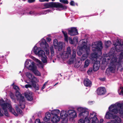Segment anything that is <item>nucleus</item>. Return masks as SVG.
<instances>
[{
  "label": "nucleus",
  "instance_id": "nucleus-1",
  "mask_svg": "<svg viewBox=\"0 0 123 123\" xmlns=\"http://www.w3.org/2000/svg\"><path fill=\"white\" fill-rule=\"evenodd\" d=\"M92 50L94 52L91 54V56L93 58L96 60L98 58V54L99 55H101L102 54L101 50L103 47L102 42L100 41L96 42L92 45Z\"/></svg>",
  "mask_w": 123,
  "mask_h": 123
},
{
  "label": "nucleus",
  "instance_id": "nucleus-2",
  "mask_svg": "<svg viewBox=\"0 0 123 123\" xmlns=\"http://www.w3.org/2000/svg\"><path fill=\"white\" fill-rule=\"evenodd\" d=\"M44 6L45 7V8H49L51 7L57 8L56 10L61 11V10L66 9L67 6L65 5H63L59 2H51L45 4Z\"/></svg>",
  "mask_w": 123,
  "mask_h": 123
},
{
  "label": "nucleus",
  "instance_id": "nucleus-3",
  "mask_svg": "<svg viewBox=\"0 0 123 123\" xmlns=\"http://www.w3.org/2000/svg\"><path fill=\"white\" fill-rule=\"evenodd\" d=\"M90 114V117H87L85 118V120L82 119H80L78 123H98V120L95 117L96 113L93 112Z\"/></svg>",
  "mask_w": 123,
  "mask_h": 123
},
{
  "label": "nucleus",
  "instance_id": "nucleus-4",
  "mask_svg": "<svg viewBox=\"0 0 123 123\" xmlns=\"http://www.w3.org/2000/svg\"><path fill=\"white\" fill-rule=\"evenodd\" d=\"M117 57L113 56L110 61V66L106 70V73L109 71L112 73L114 72L116 69V66L120 64V62H117Z\"/></svg>",
  "mask_w": 123,
  "mask_h": 123
},
{
  "label": "nucleus",
  "instance_id": "nucleus-5",
  "mask_svg": "<svg viewBox=\"0 0 123 123\" xmlns=\"http://www.w3.org/2000/svg\"><path fill=\"white\" fill-rule=\"evenodd\" d=\"M112 108L110 109L111 112L114 113H119L123 114V104L116 103L114 105H112Z\"/></svg>",
  "mask_w": 123,
  "mask_h": 123
},
{
  "label": "nucleus",
  "instance_id": "nucleus-6",
  "mask_svg": "<svg viewBox=\"0 0 123 123\" xmlns=\"http://www.w3.org/2000/svg\"><path fill=\"white\" fill-rule=\"evenodd\" d=\"M0 105L4 111V114L5 116H8L9 114L7 111V107H10L11 104L8 103H6L5 101L3 99L0 100Z\"/></svg>",
  "mask_w": 123,
  "mask_h": 123
},
{
  "label": "nucleus",
  "instance_id": "nucleus-7",
  "mask_svg": "<svg viewBox=\"0 0 123 123\" xmlns=\"http://www.w3.org/2000/svg\"><path fill=\"white\" fill-rule=\"evenodd\" d=\"M16 96L17 98V99L19 100L20 104V108L22 109L24 108H25V105L24 103L25 99L24 97L22 96L18 92H16Z\"/></svg>",
  "mask_w": 123,
  "mask_h": 123
},
{
  "label": "nucleus",
  "instance_id": "nucleus-8",
  "mask_svg": "<svg viewBox=\"0 0 123 123\" xmlns=\"http://www.w3.org/2000/svg\"><path fill=\"white\" fill-rule=\"evenodd\" d=\"M27 79L31 82L32 86L36 90L39 89V86L36 84V83L38 81V80L36 77H28Z\"/></svg>",
  "mask_w": 123,
  "mask_h": 123
},
{
  "label": "nucleus",
  "instance_id": "nucleus-9",
  "mask_svg": "<svg viewBox=\"0 0 123 123\" xmlns=\"http://www.w3.org/2000/svg\"><path fill=\"white\" fill-rule=\"evenodd\" d=\"M31 65H29L28 69L31 70L33 72L34 74L36 75L40 76V74L39 72L37 70V67L35 65L34 62H31Z\"/></svg>",
  "mask_w": 123,
  "mask_h": 123
},
{
  "label": "nucleus",
  "instance_id": "nucleus-10",
  "mask_svg": "<svg viewBox=\"0 0 123 123\" xmlns=\"http://www.w3.org/2000/svg\"><path fill=\"white\" fill-rule=\"evenodd\" d=\"M78 110L80 112L79 114L80 117L81 118L83 117H88V112L86 111L85 109L81 108H78Z\"/></svg>",
  "mask_w": 123,
  "mask_h": 123
},
{
  "label": "nucleus",
  "instance_id": "nucleus-11",
  "mask_svg": "<svg viewBox=\"0 0 123 123\" xmlns=\"http://www.w3.org/2000/svg\"><path fill=\"white\" fill-rule=\"evenodd\" d=\"M67 114H68V116L70 117V119L72 120L77 117L76 112L74 110H68L67 111Z\"/></svg>",
  "mask_w": 123,
  "mask_h": 123
},
{
  "label": "nucleus",
  "instance_id": "nucleus-12",
  "mask_svg": "<svg viewBox=\"0 0 123 123\" xmlns=\"http://www.w3.org/2000/svg\"><path fill=\"white\" fill-rule=\"evenodd\" d=\"M112 105L109 107V112H108L106 113L105 115V117L107 119H112L113 118L115 115H114L113 114H116L117 113H115L114 112H111L110 110V109L112 108L111 106L112 105Z\"/></svg>",
  "mask_w": 123,
  "mask_h": 123
},
{
  "label": "nucleus",
  "instance_id": "nucleus-13",
  "mask_svg": "<svg viewBox=\"0 0 123 123\" xmlns=\"http://www.w3.org/2000/svg\"><path fill=\"white\" fill-rule=\"evenodd\" d=\"M69 35L71 36H74L78 34L77 29L76 27H72L68 31Z\"/></svg>",
  "mask_w": 123,
  "mask_h": 123
},
{
  "label": "nucleus",
  "instance_id": "nucleus-14",
  "mask_svg": "<svg viewBox=\"0 0 123 123\" xmlns=\"http://www.w3.org/2000/svg\"><path fill=\"white\" fill-rule=\"evenodd\" d=\"M68 116L67 114V111L64 110L62 111L60 113V116L62 119L63 120V121L64 122H67L68 120L67 117Z\"/></svg>",
  "mask_w": 123,
  "mask_h": 123
},
{
  "label": "nucleus",
  "instance_id": "nucleus-15",
  "mask_svg": "<svg viewBox=\"0 0 123 123\" xmlns=\"http://www.w3.org/2000/svg\"><path fill=\"white\" fill-rule=\"evenodd\" d=\"M106 92L105 88L103 87H99L97 90V93L99 95H102L104 94Z\"/></svg>",
  "mask_w": 123,
  "mask_h": 123
},
{
  "label": "nucleus",
  "instance_id": "nucleus-16",
  "mask_svg": "<svg viewBox=\"0 0 123 123\" xmlns=\"http://www.w3.org/2000/svg\"><path fill=\"white\" fill-rule=\"evenodd\" d=\"M100 65V62L99 61H96L94 63L93 68L94 71H97L99 68Z\"/></svg>",
  "mask_w": 123,
  "mask_h": 123
},
{
  "label": "nucleus",
  "instance_id": "nucleus-17",
  "mask_svg": "<svg viewBox=\"0 0 123 123\" xmlns=\"http://www.w3.org/2000/svg\"><path fill=\"white\" fill-rule=\"evenodd\" d=\"M32 93L29 91L25 93V95L27 99L29 101H31L33 99Z\"/></svg>",
  "mask_w": 123,
  "mask_h": 123
},
{
  "label": "nucleus",
  "instance_id": "nucleus-18",
  "mask_svg": "<svg viewBox=\"0 0 123 123\" xmlns=\"http://www.w3.org/2000/svg\"><path fill=\"white\" fill-rule=\"evenodd\" d=\"M76 54L75 50L74 49H73L72 56L70 59V62L72 63H73L74 60H76Z\"/></svg>",
  "mask_w": 123,
  "mask_h": 123
},
{
  "label": "nucleus",
  "instance_id": "nucleus-19",
  "mask_svg": "<svg viewBox=\"0 0 123 123\" xmlns=\"http://www.w3.org/2000/svg\"><path fill=\"white\" fill-rule=\"evenodd\" d=\"M71 50L70 47H68L67 51L63 53L64 55L65 56V58H68L69 55H71Z\"/></svg>",
  "mask_w": 123,
  "mask_h": 123
},
{
  "label": "nucleus",
  "instance_id": "nucleus-20",
  "mask_svg": "<svg viewBox=\"0 0 123 123\" xmlns=\"http://www.w3.org/2000/svg\"><path fill=\"white\" fill-rule=\"evenodd\" d=\"M60 117L57 115H55L51 119V121L53 123H57L60 120Z\"/></svg>",
  "mask_w": 123,
  "mask_h": 123
},
{
  "label": "nucleus",
  "instance_id": "nucleus-21",
  "mask_svg": "<svg viewBox=\"0 0 123 123\" xmlns=\"http://www.w3.org/2000/svg\"><path fill=\"white\" fill-rule=\"evenodd\" d=\"M112 121L113 123H120L121 122V120L120 118L115 115L114 116Z\"/></svg>",
  "mask_w": 123,
  "mask_h": 123
},
{
  "label": "nucleus",
  "instance_id": "nucleus-22",
  "mask_svg": "<svg viewBox=\"0 0 123 123\" xmlns=\"http://www.w3.org/2000/svg\"><path fill=\"white\" fill-rule=\"evenodd\" d=\"M51 117V115L48 112L46 113L45 117L44 118V121L46 122L50 120Z\"/></svg>",
  "mask_w": 123,
  "mask_h": 123
},
{
  "label": "nucleus",
  "instance_id": "nucleus-23",
  "mask_svg": "<svg viewBox=\"0 0 123 123\" xmlns=\"http://www.w3.org/2000/svg\"><path fill=\"white\" fill-rule=\"evenodd\" d=\"M63 45L62 43L61 42L58 43V45H57V48H55L56 49H57L59 51H60L62 49Z\"/></svg>",
  "mask_w": 123,
  "mask_h": 123
},
{
  "label": "nucleus",
  "instance_id": "nucleus-24",
  "mask_svg": "<svg viewBox=\"0 0 123 123\" xmlns=\"http://www.w3.org/2000/svg\"><path fill=\"white\" fill-rule=\"evenodd\" d=\"M84 83L85 86H91V82L88 79L86 78L84 80Z\"/></svg>",
  "mask_w": 123,
  "mask_h": 123
},
{
  "label": "nucleus",
  "instance_id": "nucleus-25",
  "mask_svg": "<svg viewBox=\"0 0 123 123\" xmlns=\"http://www.w3.org/2000/svg\"><path fill=\"white\" fill-rule=\"evenodd\" d=\"M7 109H9V111L11 112L12 114H13L15 116H17V114L16 113L15 111L14 110L12 107L11 105L10 107H8Z\"/></svg>",
  "mask_w": 123,
  "mask_h": 123
},
{
  "label": "nucleus",
  "instance_id": "nucleus-26",
  "mask_svg": "<svg viewBox=\"0 0 123 123\" xmlns=\"http://www.w3.org/2000/svg\"><path fill=\"white\" fill-rule=\"evenodd\" d=\"M37 55L39 57H43L45 56V52L43 50H41L40 49L39 50L38 52Z\"/></svg>",
  "mask_w": 123,
  "mask_h": 123
},
{
  "label": "nucleus",
  "instance_id": "nucleus-27",
  "mask_svg": "<svg viewBox=\"0 0 123 123\" xmlns=\"http://www.w3.org/2000/svg\"><path fill=\"white\" fill-rule=\"evenodd\" d=\"M116 50L117 52H119L122 51L123 49V47L122 45H117L115 46Z\"/></svg>",
  "mask_w": 123,
  "mask_h": 123
},
{
  "label": "nucleus",
  "instance_id": "nucleus-28",
  "mask_svg": "<svg viewBox=\"0 0 123 123\" xmlns=\"http://www.w3.org/2000/svg\"><path fill=\"white\" fill-rule=\"evenodd\" d=\"M42 45H44V48H46V47L48 45L45 39H43L41 43V45L42 46Z\"/></svg>",
  "mask_w": 123,
  "mask_h": 123
},
{
  "label": "nucleus",
  "instance_id": "nucleus-29",
  "mask_svg": "<svg viewBox=\"0 0 123 123\" xmlns=\"http://www.w3.org/2000/svg\"><path fill=\"white\" fill-rule=\"evenodd\" d=\"M89 54L87 53L86 54H85L83 55L81 58L80 59V60L81 61H84L85 60L86 58H87L88 55Z\"/></svg>",
  "mask_w": 123,
  "mask_h": 123
},
{
  "label": "nucleus",
  "instance_id": "nucleus-30",
  "mask_svg": "<svg viewBox=\"0 0 123 123\" xmlns=\"http://www.w3.org/2000/svg\"><path fill=\"white\" fill-rule=\"evenodd\" d=\"M50 49L51 53V56H50L49 58L50 59H51L52 58V57L54 55L55 52L54 48L53 47H50Z\"/></svg>",
  "mask_w": 123,
  "mask_h": 123
},
{
  "label": "nucleus",
  "instance_id": "nucleus-31",
  "mask_svg": "<svg viewBox=\"0 0 123 123\" xmlns=\"http://www.w3.org/2000/svg\"><path fill=\"white\" fill-rule=\"evenodd\" d=\"M62 32L65 37V40L66 41L68 42V36L67 33L66 32L64 31H62Z\"/></svg>",
  "mask_w": 123,
  "mask_h": 123
},
{
  "label": "nucleus",
  "instance_id": "nucleus-32",
  "mask_svg": "<svg viewBox=\"0 0 123 123\" xmlns=\"http://www.w3.org/2000/svg\"><path fill=\"white\" fill-rule=\"evenodd\" d=\"M84 52V50L82 49L80 47L78 50L77 52V55L79 56L81 55Z\"/></svg>",
  "mask_w": 123,
  "mask_h": 123
},
{
  "label": "nucleus",
  "instance_id": "nucleus-33",
  "mask_svg": "<svg viewBox=\"0 0 123 123\" xmlns=\"http://www.w3.org/2000/svg\"><path fill=\"white\" fill-rule=\"evenodd\" d=\"M111 44V42L110 41H108L106 42L105 43V48H108L110 46Z\"/></svg>",
  "mask_w": 123,
  "mask_h": 123
},
{
  "label": "nucleus",
  "instance_id": "nucleus-34",
  "mask_svg": "<svg viewBox=\"0 0 123 123\" xmlns=\"http://www.w3.org/2000/svg\"><path fill=\"white\" fill-rule=\"evenodd\" d=\"M40 49V48H38L37 46H35L34 48L33 52L35 54L37 55L38 52Z\"/></svg>",
  "mask_w": 123,
  "mask_h": 123
},
{
  "label": "nucleus",
  "instance_id": "nucleus-35",
  "mask_svg": "<svg viewBox=\"0 0 123 123\" xmlns=\"http://www.w3.org/2000/svg\"><path fill=\"white\" fill-rule=\"evenodd\" d=\"M90 61L89 60L87 59L85 62L84 67H87L89 65L90 63Z\"/></svg>",
  "mask_w": 123,
  "mask_h": 123
},
{
  "label": "nucleus",
  "instance_id": "nucleus-36",
  "mask_svg": "<svg viewBox=\"0 0 123 123\" xmlns=\"http://www.w3.org/2000/svg\"><path fill=\"white\" fill-rule=\"evenodd\" d=\"M60 112V111L58 110H55L51 111V113L54 115H57Z\"/></svg>",
  "mask_w": 123,
  "mask_h": 123
},
{
  "label": "nucleus",
  "instance_id": "nucleus-37",
  "mask_svg": "<svg viewBox=\"0 0 123 123\" xmlns=\"http://www.w3.org/2000/svg\"><path fill=\"white\" fill-rule=\"evenodd\" d=\"M32 62L31 61H26L25 63V67H27V68H28V67H29V66H28V65L29 64H30L29 65H31V62Z\"/></svg>",
  "mask_w": 123,
  "mask_h": 123
},
{
  "label": "nucleus",
  "instance_id": "nucleus-38",
  "mask_svg": "<svg viewBox=\"0 0 123 123\" xmlns=\"http://www.w3.org/2000/svg\"><path fill=\"white\" fill-rule=\"evenodd\" d=\"M93 71V69L92 68H90L87 72V74L89 75L91 74L92 73Z\"/></svg>",
  "mask_w": 123,
  "mask_h": 123
},
{
  "label": "nucleus",
  "instance_id": "nucleus-39",
  "mask_svg": "<svg viewBox=\"0 0 123 123\" xmlns=\"http://www.w3.org/2000/svg\"><path fill=\"white\" fill-rule=\"evenodd\" d=\"M114 45L115 46H116V45H122L123 46V43H122L121 41H119L118 40H117V41H116V43L114 44Z\"/></svg>",
  "mask_w": 123,
  "mask_h": 123
},
{
  "label": "nucleus",
  "instance_id": "nucleus-40",
  "mask_svg": "<svg viewBox=\"0 0 123 123\" xmlns=\"http://www.w3.org/2000/svg\"><path fill=\"white\" fill-rule=\"evenodd\" d=\"M53 44L55 48H57V45H58V41L57 39H55L53 40Z\"/></svg>",
  "mask_w": 123,
  "mask_h": 123
},
{
  "label": "nucleus",
  "instance_id": "nucleus-41",
  "mask_svg": "<svg viewBox=\"0 0 123 123\" xmlns=\"http://www.w3.org/2000/svg\"><path fill=\"white\" fill-rule=\"evenodd\" d=\"M41 57L42 61L43 63H45L47 62V57L45 55V56Z\"/></svg>",
  "mask_w": 123,
  "mask_h": 123
},
{
  "label": "nucleus",
  "instance_id": "nucleus-42",
  "mask_svg": "<svg viewBox=\"0 0 123 123\" xmlns=\"http://www.w3.org/2000/svg\"><path fill=\"white\" fill-rule=\"evenodd\" d=\"M15 108L18 113L19 114H21L22 112V111L16 105L15 106Z\"/></svg>",
  "mask_w": 123,
  "mask_h": 123
},
{
  "label": "nucleus",
  "instance_id": "nucleus-43",
  "mask_svg": "<svg viewBox=\"0 0 123 123\" xmlns=\"http://www.w3.org/2000/svg\"><path fill=\"white\" fill-rule=\"evenodd\" d=\"M87 68L86 67H84V66H81L80 68V69L81 71H85L86 70Z\"/></svg>",
  "mask_w": 123,
  "mask_h": 123
},
{
  "label": "nucleus",
  "instance_id": "nucleus-44",
  "mask_svg": "<svg viewBox=\"0 0 123 123\" xmlns=\"http://www.w3.org/2000/svg\"><path fill=\"white\" fill-rule=\"evenodd\" d=\"M12 86H13V88L14 89L18 91L19 90L18 87L14 84V83L12 85Z\"/></svg>",
  "mask_w": 123,
  "mask_h": 123
},
{
  "label": "nucleus",
  "instance_id": "nucleus-45",
  "mask_svg": "<svg viewBox=\"0 0 123 123\" xmlns=\"http://www.w3.org/2000/svg\"><path fill=\"white\" fill-rule=\"evenodd\" d=\"M59 1L60 2L64 4H68V2L67 0H60Z\"/></svg>",
  "mask_w": 123,
  "mask_h": 123
},
{
  "label": "nucleus",
  "instance_id": "nucleus-46",
  "mask_svg": "<svg viewBox=\"0 0 123 123\" xmlns=\"http://www.w3.org/2000/svg\"><path fill=\"white\" fill-rule=\"evenodd\" d=\"M25 75L27 77H34L33 76L31 73H30L27 72L25 73Z\"/></svg>",
  "mask_w": 123,
  "mask_h": 123
},
{
  "label": "nucleus",
  "instance_id": "nucleus-47",
  "mask_svg": "<svg viewBox=\"0 0 123 123\" xmlns=\"http://www.w3.org/2000/svg\"><path fill=\"white\" fill-rule=\"evenodd\" d=\"M10 97L11 98L14 102L15 101V98L13 93H11L10 94Z\"/></svg>",
  "mask_w": 123,
  "mask_h": 123
},
{
  "label": "nucleus",
  "instance_id": "nucleus-48",
  "mask_svg": "<svg viewBox=\"0 0 123 123\" xmlns=\"http://www.w3.org/2000/svg\"><path fill=\"white\" fill-rule=\"evenodd\" d=\"M80 47L81 48V49L83 50L84 49V50H86V49L87 48V46L86 45H83L82 47Z\"/></svg>",
  "mask_w": 123,
  "mask_h": 123
},
{
  "label": "nucleus",
  "instance_id": "nucleus-49",
  "mask_svg": "<svg viewBox=\"0 0 123 123\" xmlns=\"http://www.w3.org/2000/svg\"><path fill=\"white\" fill-rule=\"evenodd\" d=\"M80 66V64H77V61H76V62L74 65V67L78 68Z\"/></svg>",
  "mask_w": 123,
  "mask_h": 123
},
{
  "label": "nucleus",
  "instance_id": "nucleus-50",
  "mask_svg": "<svg viewBox=\"0 0 123 123\" xmlns=\"http://www.w3.org/2000/svg\"><path fill=\"white\" fill-rule=\"evenodd\" d=\"M68 40L70 43L72 44H73V41L71 38H69Z\"/></svg>",
  "mask_w": 123,
  "mask_h": 123
},
{
  "label": "nucleus",
  "instance_id": "nucleus-51",
  "mask_svg": "<svg viewBox=\"0 0 123 123\" xmlns=\"http://www.w3.org/2000/svg\"><path fill=\"white\" fill-rule=\"evenodd\" d=\"M70 4L71 6H75L74 2L73 1H71L70 3Z\"/></svg>",
  "mask_w": 123,
  "mask_h": 123
},
{
  "label": "nucleus",
  "instance_id": "nucleus-52",
  "mask_svg": "<svg viewBox=\"0 0 123 123\" xmlns=\"http://www.w3.org/2000/svg\"><path fill=\"white\" fill-rule=\"evenodd\" d=\"M35 61L37 62L38 63L40 64H42L41 62L37 59H36L35 60Z\"/></svg>",
  "mask_w": 123,
  "mask_h": 123
},
{
  "label": "nucleus",
  "instance_id": "nucleus-53",
  "mask_svg": "<svg viewBox=\"0 0 123 123\" xmlns=\"http://www.w3.org/2000/svg\"><path fill=\"white\" fill-rule=\"evenodd\" d=\"M99 79L101 81H104L105 80V77H100Z\"/></svg>",
  "mask_w": 123,
  "mask_h": 123
},
{
  "label": "nucleus",
  "instance_id": "nucleus-54",
  "mask_svg": "<svg viewBox=\"0 0 123 123\" xmlns=\"http://www.w3.org/2000/svg\"><path fill=\"white\" fill-rule=\"evenodd\" d=\"M106 62V59L105 58H104L102 60V63L103 64H105V62Z\"/></svg>",
  "mask_w": 123,
  "mask_h": 123
},
{
  "label": "nucleus",
  "instance_id": "nucleus-55",
  "mask_svg": "<svg viewBox=\"0 0 123 123\" xmlns=\"http://www.w3.org/2000/svg\"><path fill=\"white\" fill-rule=\"evenodd\" d=\"M35 123H41L40 121V120L39 119H36Z\"/></svg>",
  "mask_w": 123,
  "mask_h": 123
},
{
  "label": "nucleus",
  "instance_id": "nucleus-56",
  "mask_svg": "<svg viewBox=\"0 0 123 123\" xmlns=\"http://www.w3.org/2000/svg\"><path fill=\"white\" fill-rule=\"evenodd\" d=\"M25 87L26 88H27L28 87H31V85L29 84L26 85H25Z\"/></svg>",
  "mask_w": 123,
  "mask_h": 123
},
{
  "label": "nucleus",
  "instance_id": "nucleus-57",
  "mask_svg": "<svg viewBox=\"0 0 123 123\" xmlns=\"http://www.w3.org/2000/svg\"><path fill=\"white\" fill-rule=\"evenodd\" d=\"M47 83H48V81L46 82H45L44 83V84H43V87H42V89H44L45 88V86L47 84Z\"/></svg>",
  "mask_w": 123,
  "mask_h": 123
},
{
  "label": "nucleus",
  "instance_id": "nucleus-58",
  "mask_svg": "<svg viewBox=\"0 0 123 123\" xmlns=\"http://www.w3.org/2000/svg\"><path fill=\"white\" fill-rule=\"evenodd\" d=\"M29 3H31L34 2H35V0H28Z\"/></svg>",
  "mask_w": 123,
  "mask_h": 123
},
{
  "label": "nucleus",
  "instance_id": "nucleus-59",
  "mask_svg": "<svg viewBox=\"0 0 123 123\" xmlns=\"http://www.w3.org/2000/svg\"><path fill=\"white\" fill-rule=\"evenodd\" d=\"M46 40L47 42H49L51 40V39L49 37H47L46 38Z\"/></svg>",
  "mask_w": 123,
  "mask_h": 123
},
{
  "label": "nucleus",
  "instance_id": "nucleus-60",
  "mask_svg": "<svg viewBox=\"0 0 123 123\" xmlns=\"http://www.w3.org/2000/svg\"><path fill=\"white\" fill-rule=\"evenodd\" d=\"M39 1L40 2H43L44 1L48 2L49 0H39Z\"/></svg>",
  "mask_w": 123,
  "mask_h": 123
},
{
  "label": "nucleus",
  "instance_id": "nucleus-61",
  "mask_svg": "<svg viewBox=\"0 0 123 123\" xmlns=\"http://www.w3.org/2000/svg\"><path fill=\"white\" fill-rule=\"evenodd\" d=\"M75 39L76 41L78 42V37H75L74 38V39Z\"/></svg>",
  "mask_w": 123,
  "mask_h": 123
},
{
  "label": "nucleus",
  "instance_id": "nucleus-62",
  "mask_svg": "<svg viewBox=\"0 0 123 123\" xmlns=\"http://www.w3.org/2000/svg\"><path fill=\"white\" fill-rule=\"evenodd\" d=\"M6 58L3 56H2L0 57V59L1 60H2L4 59H5Z\"/></svg>",
  "mask_w": 123,
  "mask_h": 123
},
{
  "label": "nucleus",
  "instance_id": "nucleus-63",
  "mask_svg": "<svg viewBox=\"0 0 123 123\" xmlns=\"http://www.w3.org/2000/svg\"><path fill=\"white\" fill-rule=\"evenodd\" d=\"M105 58L106 59V60H109L111 59V58L110 57H106Z\"/></svg>",
  "mask_w": 123,
  "mask_h": 123
},
{
  "label": "nucleus",
  "instance_id": "nucleus-64",
  "mask_svg": "<svg viewBox=\"0 0 123 123\" xmlns=\"http://www.w3.org/2000/svg\"><path fill=\"white\" fill-rule=\"evenodd\" d=\"M120 55L123 56V51H122L120 53Z\"/></svg>",
  "mask_w": 123,
  "mask_h": 123
}]
</instances>
